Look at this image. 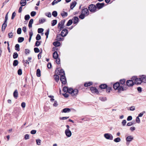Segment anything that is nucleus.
I'll return each instance as SVG.
<instances>
[{
  "mask_svg": "<svg viewBox=\"0 0 146 146\" xmlns=\"http://www.w3.org/2000/svg\"><path fill=\"white\" fill-rule=\"evenodd\" d=\"M65 20H62L59 23L58 25V29H60L59 31H61L62 29L64 28L63 26L65 23Z\"/></svg>",
  "mask_w": 146,
  "mask_h": 146,
  "instance_id": "obj_1",
  "label": "nucleus"
},
{
  "mask_svg": "<svg viewBox=\"0 0 146 146\" xmlns=\"http://www.w3.org/2000/svg\"><path fill=\"white\" fill-rule=\"evenodd\" d=\"M55 73L56 74H58V75H61V76L62 75H65L64 71L63 69L59 70L57 69L55 70Z\"/></svg>",
  "mask_w": 146,
  "mask_h": 146,
  "instance_id": "obj_2",
  "label": "nucleus"
},
{
  "mask_svg": "<svg viewBox=\"0 0 146 146\" xmlns=\"http://www.w3.org/2000/svg\"><path fill=\"white\" fill-rule=\"evenodd\" d=\"M104 137L107 139L112 140L113 137L112 135L110 133H105L104 134Z\"/></svg>",
  "mask_w": 146,
  "mask_h": 146,
  "instance_id": "obj_3",
  "label": "nucleus"
},
{
  "mask_svg": "<svg viewBox=\"0 0 146 146\" xmlns=\"http://www.w3.org/2000/svg\"><path fill=\"white\" fill-rule=\"evenodd\" d=\"M126 84L127 86L129 87L132 86L135 84L133 80H127Z\"/></svg>",
  "mask_w": 146,
  "mask_h": 146,
  "instance_id": "obj_4",
  "label": "nucleus"
},
{
  "mask_svg": "<svg viewBox=\"0 0 146 146\" xmlns=\"http://www.w3.org/2000/svg\"><path fill=\"white\" fill-rule=\"evenodd\" d=\"M96 5L97 7V8L98 9H100L104 6L105 4L104 3H98L96 4Z\"/></svg>",
  "mask_w": 146,
  "mask_h": 146,
  "instance_id": "obj_5",
  "label": "nucleus"
},
{
  "mask_svg": "<svg viewBox=\"0 0 146 146\" xmlns=\"http://www.w3.org/2000/svg\"><path fill=\"white\" fill-rule=\"evenodd\" d=\"M60 80L62 84H65L66 83V79L65 75H62L60 78Z\"/></svg>",
  "mask_w": 146,
  "mask_h": 146,
  "instance_id": "obj_6",
  "label": "nucleus"
},
{
  "mask_svg": "<svg viewBox=\"0 0 146 146\" xmlns=\"http://www.w3.org/2000/svg\"><path fill=\"white\" fill-rule=\"evenodd\" d=\"M68 33V31L67 29H63L62 31L61 35L62 37L66 36Z\"/></svg>",
  "mask_w": 146,
  "mask_h": 146,
  "instance_id": "obj_7",
  "label": "nucleus"
},
{
  "mask_svg": "<svg viewBox=\"0 0 146 146\" xmlns=\"http://www.w3.org/2000/svg\"><path fill=\"white\" fill-rule=\"evenodd\" d=\"M65 133L68 137H70L72 135L71 132L69 129H66L65 131Z\"/></svg>",
  "mask_w": 146,
  "mask_h": 146,
  "instance_id": "obj_8",
  "label": "nucleus"
},
{
  "mask_svg": "<svg viewBox=\"0 0 146 146\" xmlns=\"http://www.w3.org/2000/svg\"><path fill=\"white\" fill-rule=\"evenodd\" d=\"M88 10L87 8H85L83 9L82 13L85 16H87L88 15Z\"/></svg>",
  "mask_w": 146,
  "mask_h": 146,
  "instance_id": "obj_9",
  "label": "nucleus"
},
{
  "mask_svg": "<svg viewBox=\"0 0 146 146\" xmlns=\"http://www.w3.org/2000/svg\"><path fill=\"white\" fill-rule=\"evenodd\" d=\"M133 139V137L131 135L127 137L126 139L127 142H130Z\"/></svg>",
  "mask_w": 146,
  "mask_h": 146,
  "instance_id": "obj_10",
  "label": "nucleus"
},
{
  "mask_svg": "<svg viewBox=\"0 0 146 146\" xmlns=\"http://www.w3.org/2000/svg\"><path fill=\"white\" fill-rule=\"evenodd\" d=\"M142 82V81L141 80V78H137L135 79V83L137 85L141 84Z\"/></svg>",
  "mask_w": 146,
  "mask_h": 146,
  "instance_id": "obj_11",
  "label": "nucleus"
},
{
  "mask_svg": "<svg viewBox=\"0 0 146 146\" xmlns=\"http://www.w3.org/2000/svg\"><path fill=\"white\" fill-rule=\"evenodd\" d=\"M94 92L96 93L97 94H99V92L96 88L92 87V93H93Z\"/></svg>",
  "mask_w": 146,
  "mask_h": 146,
  "instance_id": "obj_12",
  "label": "nucleus"
},
{
  "mask_svg": "<svg viewBox=\"0 0 146 146\" xmlns=\"http://www.w3.org/2000/svg\"><path fill=\"white\" fill-rule=\"evenodd\" d=\"M119 82H117L113 84V88L115 90H116L118 89V87H119Z\"/></svg>",
  "mask_w": 146,
  "mask_h": 146,
  "instance_id": "obj_13",
  "label": "nucleus"
},
{
  "mask_svg": "<svg viewBox=\"0 0 146 146\" xmlns=\"http://www.w3.org/2000/svg\"><path fill=\"white\" fill-rule=\"evenodd\" d=\"M61 35H57L56 37V40L58 41H61L63 40V38L61 37Z\"/></svg>",
  "mask_w": 146,
  "mask_h": 146,
  "instance_id": "obj_14",
  "label": "nucleus"
},
{
  "mask_svg": "<svg viewBox=\"0 0 146 146\" xmlns=\"http://www.w3.org/2000/svg\"><path fill=\"white\" fill-rule=\"evenodd\" d=\"M72 20L73 21V23L74 24H76L78 22L79 19L77 17H74L73 18Z\"/></svg>",
  "mask_w": 146,
  "mask_h": 146,
  "instance_id": "obj_15",
  "label": "nucleus"
},
{
  "mask_svg": "<svg viewBox=\"0 0 146 146\" xmlns=\"http://www.w3.org/2000/svg\"><path fill=\"white\" fill-rule=\"evenodd\" d=\"M77 4V2L75 1L72 2L70 4V8L71 9H72L73 8L76 6Z\"/></svg>",
  "mask_w": 146,
  "mask_h": 146,
  "instance_id": "obj_16",
  "label": "nucleus"
},
{
  "mask_svg": "<svg viewBox=\"0 0 146 146\" xmlns=\"http://www.w3.org/2000/svg\"><path fill=\"white\" fill-rule=\"evenodd\" d=\"M107 85L106 84H102L99 86V87L101 89H106L108 87Z\"/></svg>",
  "mask_w": 146,
  "mask_h": 146,
  "instance_id": "obj_17",
  "label": "nucleus"
},
{
  "mask_svg": "<svg viewBox=\"0 0 146 146\" xmlns=\"http://www.w3.org/2000/svg\"><path fill=\"white\" fill-rule=\"evenodd\" d=\"M97 9V8L96 5L92 4V12H95L96 11Z\"/></svg>",
  "mask_w": 146,
  "mask_h": 146,
  "instance_id": "obj_18",
  "label": "nucleus"
},
{
  "mask_svg": "<svg viewBox=\"0 0 146 146\" xmlns=\"http://www.w3.org/2000/svg\"><path fill=\"white\" fill-rule=\"evenodd\" d=\"M78 91L77 89L73 90V91L72 93V96L76 95L78 93Z\"/></svg>",
  "mask_w": 146,
  "mask_h": 146,
  "instance_id": "obj_19",
  "label": "nucleus"
},
{
  "mask_svg": "<svg viewBox=\"0 0 146 146\" xmlns=\"http://www.w3.org/2000/svg\"><path fill=\"white\" fill-rule=\"evenodd\" d=\"M20 4L22 6H25L26 4V0H21Z\"/></svg>",
  "mask_w": 146,
  "mask_h": 146,
  "instance_id": "obj_20",
  "label": "nucleus"
},
{
  "mask_svg": "<svg viewBox=\"0 0 146 146\" xmlns=\"http://www.w3.org/2000/svg\"><path fill=\"white\" fill-rule=\"evenodd\" d=\"M18 93L17 90H16L13 93V96L15 98L17 99L18 97Z\"/></svg>",
  "mask_w": 146,
  "mask_h": 146,
  "instance_id": "obj_21",
  "label": "nucleus"
},
{
  "mask_svg": "<svg viewBox=\"0 0 146 146\" xmlns=\"http://www.w3.org/2000/svg\"><path fill=\"white\" fill-rule=\"evenodd\" d=\"M70 111V110L68 108H65L62 111V113L69 112Z\"/></svg>",
  "mask_w": 146,
  "mask_h": 146,
  "instance_id": "obj_22",
  "label": "nucleus"
},
{
  "mask_svg": "<svg viewBox=\"0 0 146 146\" xmlns=\"http://www.w3.org/2000/svg\"><path fill=\"white\" fill-rule=\"evenodd\" d=\"M58 55L57 52H54L53 54V57L54 59H56L58 58Z\"/></svg>",
  "mask_w": 146,
  "mask_h": 146,
  "instance_id": "obj_23",
  "label": "nucleus"
},
{
  "mask_svg": "<svg viewBox=\"0 0 146 146\" xmlns=\"http://www.w3.org/2000/svg\"><path fill=\"white\" fill-rule=\"evenodd\" d=\"M117 90H118V92L120 93L121 92V91H123V90L124 89H123V86H119Z\"/></svg>",
  "mask_w": 146,
  "mask_h": 146,
  "instance_id": "obj_24",
  "label": "nucleus"
},
{
  "mask_svg": "<svg viewBox=\"0 0 146 146\" xmlns=\"http://www.w3.org/2000/svg\"><path fill=\"white\" fill-rule=\"evenodd\" d=\"M53 44L55 46H59L60 45V42L56 41L54 42Z\"/></svg>",
  "mask_w": 146,
  "mask_h": 146,
  "instance_id": "obj_25",
  "label": "nucleus"
},
{
  "mask_svg": "<svg viewBox=\"0 0 146 146\" xmlns=\"http://www.w3.org/2000/svg\"><path fill=\"white\" fill-rule=\"evenodd\" d=\"M33 19H30V21H29V28H31L32 27V24L33 23Z\"/></svg>",
  "mask_w": 146,
  "mask_h": 146,
  "instance_id": "obj_26",
  "label": "nucleus"
},
{
  "mask_svg": "<svg viewBox=\"0 0 146 146\" xmlns=\"http://www.w3.org/2000/svg\"><path fill=\"white\" fill-rule=\"evenodd\" d=\"M61 15L63 17H64L67 16L68 13L67 12L63 11L61 13Z\"/></svg>",
  "mask_w": 146,
  "mask_h": 146,
  "instance_id": "obj_27",
  "label": "nucleus"
},
{
  "mask_svg": "<svg viewBox=\"0 0 146 146\" xmlns=\"http://www.w3.org/2000/svg\"><path fill=\"white\" fill-rule=\"evenodd\" d=\"M140 78H141V80L142 82L146 81V76L145 75H142L141 77Z\"/></svg>",
  "mask_w": 146,
  "mask_h": 146,
  "instance_id": "obj_28",
  "label": "nucleus"
},
{
  "mask_svg": "<svg viewBox=\"0 0 146 146\" xmlns=\"http://www.w3.org/2000/svg\"><path fill=\"white\" fill-rule=\"evenodd\" d=\"M24 40V38L23 37H19L18 38V41L19 42H22Z\"/></svg>",
  "mask_w": 146,
  "mask_h": 146,
  "instance_id": "obj_29",
  "label": "nucleus"
},
{
  "mask_svg": "<svg viewBox=\"0 0 146 146\" xmlns=\"http://www.w3.org/2000/svg\"><path fill=\"white\" fill-rule=\"evenodd\" d=\"M54 79L56 82H58L59 80V76L58 75H54Z\"/></svg>",
  "mask_w": 146,
  "mask_h": 146,
  "instance_id": "obj_30",
  "label": "nucleus"
},
{
  "mask_svg": "<svg viewBox=\"0 0 146 146\" xmlns=\"http://www.w3.org/2000/svg\"><path fill=\"white\" fill-rule=\"evenodd\" d=\"M36 75L38 77H40V71L39 69H37L36 72Z\"/></svg>",
  "mask_w": 146,
  "mask_h": 146,
  "instance_id": "obj_31",
  "label": "nucleus"
},
{
  "mask_svg": "<svg viewBox=\"0 0 146 146\" xmlns=\"http://www.w3.org/2000/svg\"><path fill=\"white\" fill-rule=\"evenodd\" d=\"M61 0H54L52 3V5H54L56 4L58 2H60Z\"/></svg>",
  "mask_w": 146,
  "mask_h": 146,
  "instance_id": "obj_32",
  "label": "nucleus"
},
{
  "mask_svg": "<svg viewBox=\"0 0 146 146\" xmlns=\"http://www.w3.org/2000/svg\"><path fill=\"white\" fill-rule=\"evenodd\" d=\"M57 23V21L56 20H53L52 21V26H53L56 25Z\"/></svg>",
  "mask_w": 146,
  "mask_h": 146,
  "instance_id": "obj_33",
  "label": "nucleus"
},
{
  "mask_svg": "<svg viewBox=\"0 0 146 146\" xmlns=\"http://www.w3.org/2000/svg\"><path fill=\"white\" fill-rule=\"evenodd\" d=\"M18 56V55L17 52H15L13 54V58L16 59L17 58Z\"/></svg>",
  "mask_w": 146,
  "mask_h": 146,
  "instance_id": "obj_34",
  "label": "nucleus"
},
{
  "mask_svg": "<svg viewBox=\"0 0 146 146\" xmlns=\"http://www.w3.org/2000/svg\"><path fill=\"white\" fill-rule=\"evenodd\" d=\"M18 61L17 60H15L14 61L13 65L14 66H16L18 65Z\"/></svg>",
  "mask_w": 146,
  "mask_h": 146,
  "instance_id": "obj_35",
  "label": "nucleus"
},
{
  "mask_svg": "<svg viewBox=\"0 0 146 146\" xmlns=\"http://www.w3.org/2000/svg\"><path fill=\"white\" fill-rule=\"evenodd\" d=\"M121 141V139L119 137H117L114 139L113 141L116 143H118L120 142Z\"/></svg>",
  "mask_w": 146,
  "mask_h": 146,
  "instance_id": "obj_36",
  "label": "nucleus"
},
{
  "mask_svg": "<svg viewBox=\"0 0 146 146\" xmlns=\"http://www.w3.org/2000/svg\"><path fill=\"white\" fill-rule=\"evenodd\" d=\"M91 85V82H89L88 83H85L84 85V86L85 87H88L90 86Z\"/></svg>",
  "mask_w": 146,
  "mask_h": 146,
  "instance_id": "obj_37",
  "label": "nucleus"
},
{
  "mask_svg": "<svg viewBox=\"0 0 146 146\" xmlns=\"http://www.w3.org/2000/svg\"><path fill=\"white\" fill-rule=\"evenodd\" d=\"M125 82V79H121L120 80V84L123 85L124 84Z\"/></svg>",
  "mask_w": 146,
  "mask_h": 146,
  "instance_id": "obj_38",
  "label": "nucleus"
},
{
  "mask_svg": "<svg viewBox=\"0 0 146 146\" xmlns=\"http://www.w3.org/2000/svg\"><path fill=\"white\" fill-rule=\"evenodd\" d=\"M72 22H73L72 20H69L68 21V22L66 24V25L68 26H69L70 25L72 24Z\"/></svg>",
  "mask_w": 146,
  "mask_h": 146,
  "instance_id": "obj_39",
  "label": "nucleus"
},
{
  "mask_svg": "<svg viewBox=\"0 0 146 146\" xmlns=\"http://www.w3.org/2000/svg\"><path fill=\"white\" fill-rule=\"evenodd\" d=\"M15 50L18 51L20 50L19 45L18 44H17L15 45Z\"/></svg>",
  "mask_w": 146,
  "mask_h": 146,
  "instance_id": "obj_40",
  "label": "nucleus"
},
{
  "mask_svg": "<svg viewBox=\"0 0 146 146\" xmlns=\"http://www.w3.org/2000/svg\"><path fill=\"white\" fill-rule=\"evenodd\" d=\"M41 42V41H36L35 44V46H39Z\"/></svg>",
  "mask_w": 146,
  "mask_h": 146,
  "instance_id": "obj_41",
  "label": "nucleus"
},
{
  "mask_svg": "<svg viewBox=\"0 0 146 146\" xmlns=\"http://www.w3.org/2000/svg\"><path fill=\"white\" fill-rule=\"evenodd\" d=\"M52 15L54 17H56L57 15V13L56 11H54L52 12Z\"/></svg>",
  "mask_w": 146,
  "mask_h": 146,
  "instance_id": "obj_42",
  "label": "nucleus"
},
{
  "mask_svg": "<svg viewBox=\"0 0 146 146\" xmlns=\"http://www.w3.org/2000/svg\"><path fill=\"white\" fill-rule=\"evenodd\" d=\"M7 22L5 23V22H4L2 25V28H3L4 30H5L6 27H7Z\"/></svg>",
  "mask_w": 146,
  "mask_h": 146,
  "instance_id": "obj_43",
  "label": "nucleus"
},
{
  "mask_svg": "<svg viewBox=\"0 0 146 146\" xmlns=\"http://www.w3.org/2000/svg\"><path fill=\"white\" fill-rule=\"evenodd\" d=\"M36 144L38 145H40L41 143V141L40 139H38L36 140Z\"/></svg>",
  "mask_w": 146,
  "mask_h": 146,
  "instance_id": "obj_44",
  "label": "nucleus"
},
{
  "mask_svg": "<svg viewBox=\"0 0 146 146\" xmlns=\"http://www.w3.org/2000/svg\"><path fill=\"white\" fill-rule=\"evenodd\" d=\"M85 15L82 13L79 16V17L81 19H83L85 17Z\"/></svg>",
  "mask_w": 146,
  "mask_h": 146,
  "instance_id": "obj_45",
  "label": "nucleus"
},
{
  "mask_svg": "<svg viewBox=\"0 0 146 146\" xmlns=\"http://www.w3.org/2000/svg\"><path fill=\"white\" fill-rule=\"evenodd\" d=\"M41 37L40 35L38 34L36 36V39L37 40H39L41 39Z\"/></svg>",
  "mask_w": 146,
  "mask_h": 146,
  "instance_id": "obj_46",
  "label": "nucleus"
},
{
  "mask_svg": "<svg viewBox=\"0 0 146 146\" xmlns=\"http://www.w3.org/2000/svg\"><path fill=\"white\" fill-rule=\"evenodd\" d=\"M30 18V17L29 15H27L25 16V19L26 20H29Z\"/></svg>",
  "mask_w": 146,
  "mask_h": 146,
  "instance_id": "obj_47",
  "label": "nucleus"
},
{
  "mask_svg": "<svg viewBox=\"0 0 146 146\" xmlns=\"http://www.w3.org/2000/svg\"><path fill=\"white\" fill-rule=\"evenodd\" d=\"M45 21V19L44 18L42 19L39 20V22L40 23H42Z\"/></svg>",
  "mask_w": 146,
  "mask_h": 146,
  "instance_id": "obj_48",
  "label": "nucleus"
},
{
  "mask_svg": "<svg viewBox=\"0 0 146 146\" xmlns=\"http://www.w3.org/2000/svg\"><path fill=\"white\" fill-rule=\"evenodd\" d=\"M49 33V29L47 30L46 32L45 33V35L46 36V38H48V35Z\"/></svg>",
  "mask_w": 146,
  "mask_h": 146,
  "instance_id": "obj_49",
  "label": "nucleus"
},
{
  "mask_svg": "<svg viewBox=\"0 0 146 146\" xmlns=\"http://www.w3.org/2000/svg\"><path fill=\"white\" fill-rule=\"evenodd\" d=\"M68 88L67 87H64L63 89V91L64 92H67L68 90Z\"/></svg>",
  "mask_w": 146,
  "mask_h": 146,
  "instance_id": "obj_50",
  "label": "nucleus"
},
{
  "mask_svg": "<svg viewBox=\"0 0 146 146\" xmlns=\"http://www.w3.org/2000/svg\"><path fill=\"white\" fill-rule=\"evenodd\" d=\"M34 50L35 53H38L40 52V50L37 47L35 48Z\"/></svg>",
  "mask_w": 146,
  "mask_h": 146,
  "instance_id": "obj_51",
  "label": "nucleus"
},
{
  "mask_svg": "<svg viewBox=\"0 0 146 146\" xmlns=\"http://www.w3.org/2000/svg\"><path fill=\"white\" fill-rule=\"evenodd\" d=\"M99 99L100 100L103 101H105L107 100L106 97H100Z\"/></svg>",
  "mask_w": 146,
  "mask_h": 146,
  "instance_id": "obj_52",
  "label": "nucleus"
},
{
  "mask_svg": "<svg viewBox=\"0 0 146 146\" xmlns=\"http://www.w3.org/2000/svg\"><path fill=\"white\" fill-rule=\"evenodd\" d=\"M44 29L42 28H39L38 30V32L39 33H41L43 32Z\"/></svg>",
  "mask_w": 146,
  "mask_h": 146,
  "instance_id": "obj_53",
  "label": "nucleus"
},
{
  "mask_svg": "<svg viewBox=\"0 0 146 146\" xmlns=\"http://www.w3.org/2000/svg\"><path fill=\"white\" fill-rule=\"evenodd\" d=\"M17 33L18 34H20L21 33V28H18L17 30Z\"/></svg>",
  "mask_w": 146,
  "mask_h": 146,
  "instance_id": "obj_54",
  "label": "nucleus"
},
{
  "mask_svg": "<svg viewBox=\"0 0 146 146\" xmlns=\"http://www.w3.org/2000/svg\"><path fill=\"white\" fill-rule=\"evenodd\" d=\"M73 89L72 88H70L68 89V92L69 93L71 94L72 95V93L73 91Z\"/></svg>",
  "mask_w": 146,
  "mask_h": 146,
  "instance_id": "obj_55",
  "label": "nucleus"
},
{
  "mask_svg": "<svg viewBox=\"0 0 146 146\" xmlns=\"http://www.w3.org/2000/svg\"><path fill=\"white\" fill-rule=\"evenodd\" d=\"M8 35L9 38H12L13 36V33L12 32H10Z\"/></svg>",
  "mask_w": 146,
  "mask_h": 146,
  "instance_id": "obj_56",
  "label": "nucleus"
},
{
  "mask_svg": "<svg viewBox=\"0 0 146 146\" xmlns=\"http://www.w3.org/2000/svg\"><path fill=\"white\" fill-rule=\"evenodd\" d=\"M18 74L19 75H21L22 74V71L21 69H19L18 71Z\"/></svg>",
  "mask_w": 146,
  "mask_h": 146,
  "instance_id": "obj_57",
  "label": "nucleus"
},
{
  "mask_svg": "<svg viewBox=\"0 0 146 146\" xmlns=\"http://www.w3.org/2000/svg\"><path fill=\"white\" fill-rule=\"evenodd\" d=\"M106 89V92L108 93H109L110 92V90H111V88L110 87H108Z\"/></svg>",
  "mask_w": 146,
  "mask_h": 146,
  "instance_id": "obj_58",
  "label": "nucleus"
},
{
  "mask_svg": "<svg viewBox=\"0 0 146 146\" xmlns=\"http://www.w3.org/2000/svg\"><path fill=\"white\" fill-rule=\"evenodd\" d=\"M16 15V13L15 12H13L12 13V17H11V19H14Z\"/></svg>",
  "mask_w": 146,
  "mask_h": 146,
  "instance_id": "obj_59",
  "label": "nucleus"
},
{
  "mask_svg": "<svg viewBox=\"0 0 146 146\" xmlns=\"http://www.w3.org/2000/svg\"><path fill=\"white\" fill-rule=\"evenodd\" d=\"M36 14V13L35 11H32L31 13V15L32 17H34Z\"/></svg>",
  "mask_w": 146,
  "mask_h": 146,
  "instance_id": "obj_60",
  "label": "nucleus"
},
{
  "mask_svg": "<svg viewBox=\"0 0 146 146\" xmlns=\"http://www.w3.org/2000/svg\"><path fill=\"white\" fill-rule=\"evenodd\" d=\"M145 113V111H143L142 112L140 113L138 115V117H141L143 116L144 113Z\"/></svg>",
  "mask_w": 146,
  "mask_h": 146,
  "instance_id": "obj_61",
  "label": "nucleus"
},
{
  "mask_svg": "<svg viewBox=\"0 0 146 146\" xmlns=\"http://www.w3.org/2000/svg\"><path fill=\"white\" fill-rule=\"evenodd\" d=\"M56 59V63L58 64H60V58H58Z\"/></svg>",
  "mask_w": 146,
  "mask_h": 146,
  "instance_id": "obj_62",
  "label": "nucleus"
},
{
  "mask_svg": "<svg viewBox=\"0 0 146 146\" xmlns=\"http://www.w3.org/2000/svg\"><path fill=\"white\" fill-rule=\"evenodd\" d=\"M36 130H33L31 131V133L32 134H35L36 133Z\"/></svg>",
  "mask_w": 146,
  "mask_h": 146,
  "instance_id": "obj_63",
  "label": "nucleus"
},
{
  "mask_svg": "<svg viewBox=\"0 0 146 146\" xmlns=\"http://www.w3.org/2000/svg\"><path fill=\"white\" fill-rule=\"evenodd\" d=\"M136 121L138 123H140V120L139 117H137L136 118Z\"/></svg>",
  "mask_w": 146,
  "mask_h": 146,
  "instance_id": "obj_64",
  "label": "nucleus"
}]
</instances>
